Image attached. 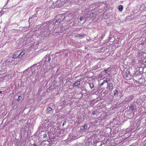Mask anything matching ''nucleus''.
<instances>
[{"mask_svg":"<svg viewBox=\"0 0 146 146\" xmlns=\"http://www.w3.org/2000/svg\"><path fill=\"white\" fill-rule=\"evenodd\" d=\"M94 13L93 12L90 13L89 15V16H88L89 17L91 18H92L94 17Z\"/></svg>","mask_w":146,"mask_h":146,"instance_id":"f3484780","label":"nucleus"},{"mask_svg":"<svg viewBox=\"0 0 146 146\" xmlns=\"http://www.w3.org/2000/svg\"><path fill=\"white\" fill-rule=\"evenodd\" d=\"M135 82L136 83H139V82L137 81V80H135Z\"/></svg>","mask_w":146,"mask_h":146,"instance_id":"2f4dec72","label":"nucleus"},{"mask_svg":"<svg viewBox=\"0 0 146 146\" xmlns=\"http://www.w3.org/2000/svg\"><path fill=\"white\" fill-rule=\"evenodd\" d=\"M44 58L45 59V62H50L51 59L50 56L48 54L46 55Z\"/></svg>","mask_w":146,"mask_h":146,"instance_id":"20e7f679","label":"nucleus"},{"mask_svg":"<svg viewBox=\"0 0 146 146\" xmlns=\"http://www.w3.org/2000/svg\"><path fill=\"white\" fill-rule=\"evenodd\" d=\"M65 15L62 14L58 15V19L62 22H64L65 21Z\"/></svg>","mask_w":146,"mask_h":146,"instance_id":"f03ea898","label":"nucleus"},{"mask_svg":"<svg viewBox=\"0 0 146 146\" xmlns=\"http://www.w3.org/2000/svg\"><path fill=\"white\" fill-rule=\"evenodd\" d=\"M62 2H60L58 4L54 6V8H57L61 7H62Z\"/></svg>","mask_w":146,"mask_h":146,"instance_id":"0eeeda50","label":"nucleus"},{"mask_svg":"<svg viewBox=\"0 0 146 146\" xmlns=\"http://www.w3.org/2000/svg\"><path fill=\"white\" fill-rule=\"evenodd\" d=\"M85 20L83 17H80V19H79L78 22L79 23H85Z\"/></svg>","mask_w":146,"mask_h":146,"instance_id":"39448f33","label":"nucleus"},{"mask_svg":"<svg viewBox=\"0 0 146 146\" xmlns=\"http://www.w3.org/2000/svg\"><path fill=\"white\" fill-rule=\"evenodd\" d=\"M47 137V135L46 134H43V138H46Z\"/></svg>","mask_w":146,"mask_h":146,"instance_id":"bb28decb","label":"nucleus"},{"mask_svg":"<svg viewBox=\"0 0 146 146\" xmlns=\"http://www.w3.org/2000/svg\"><path fill=\"white\" fill-rule=\"evenodd\" d=\"M66 120H65L64 121V122H63V123L62 126H63L64 125H65L66 124Z\"/></svg>","mask_w":146,"mask_h":146,"instance_id":"a878e982","label":"nucleus"},{"mask_svg":"<svg viewBox=\"0 0 146 146\" xmlns=\"http://www.w3.org/2000/svg\"><path fill=\"white\" fill-rule=\"evenodd\" d=\"M80 85V81H78L75 83H74L72 86L74 87H76L79 86Z\"/></svg>","mask_w":146,"mask_h":146,"instance_id":"6e6552de","label":"nucleus"},{"mask_svg":"<svg viewBox=\"0 0 146 146\" xmlns=\"http://www.w3.org/2000/svg\"><path fill=\"white\" fill-rule=\"evenodd\" d=\"M52 110V109L50 107H48L47 108V112H48L49 113H51V111Z\"/></svg>","mask_w":146,"mask_h":146,"instance_id":"2eb2a0df","label":"nucleus"},{"mask_svg":"<svg viewBox=\"0 0 146 146\" xmlns=\"http://www.w3.org/2000/svg\"><path fill=\"white\" fill-rule=\"evenodd\" d=\"M145 63H146V60H145Z\"/></svg>","mask_w":146,"mask_h":146,"instance_id":"e433bc0d","label":"nucleus"},{"mask_svg":"<svg viewBox=\"0 0 146 146\" xmlns=\"http://www.w3.org/2000/svg\"><path fill=\"white\" fill-rule=\"evenodd\" d=\"M62 2H60L58 4L54 6V8H57L61 7H62Z\"/></svg>","mask_w":146,"mask_h":146,"instance_id":"423d86ee","label":"nucleus"},{"mask_svg":"<svg viewBox=\"0 0 146 146\" xmlns=\"http://www.w3.org/2000/svg\"><path fill=\"white\" fill-rule=\"evenodd\" d=\"M29 72H31L32 74H33V71L32 70H30Z\"/></svg>","mask_w":146,"mask_h":146,"instance_id":"7c9ffc66","label":"nucleus"},{"mask_svg":"<svg viewBox=\"0 0 146 146\" xmlns=\"http://www.w3.org/2000/svg\"><path fill=\"white\" fill-rule=\"evenodd\" d=\"M21 98L22 97L21 96H19L18 97V98L17 99L18 102H19L21 100Z\"/></svg>","mask_w":146,"mask_h":146,"instance_id":"aec40b11","label":"nucleus"},{"mask_svg":"<svg viewBox=\"0 0 146 146\" xmlns=\"http://www.w3.org/2000/svg\"><path fill=\"white\" fill-rule=\"evenodd\" d=\"M38 19V18L37 17L36 14H35L29 17V23H31L33 21V22H34L35 21H36Z\"/></svg>","mask_w":146,"mask_h":146,"instance_id":"f257e3e1","label":"nucleus"},{"mask_svg":"<svg viewBox=\"0 0 146 146\" xmlns=\"http://www.w3.org/2000/svg\"><path fill=\"white\" fill-rule=\"evenodd\" d=\"M110 80L109 79H108V80H107V81H108V82Z\"/></svg>","mask_w":146,"mask_h":146,"instance_id":"4c0bfd02","label":"nucleus"},{"mask_svg":"<svg viewBox=\"0 0 146 146\" xmlns=\"http://www.w3.org/2000/svg\"><path fill=\"white\" fill-rule=\"evenodd\" d=\"M134 106H131L130 107H129L130 109H131L132 110H133L134 109Z\"/></svg>","mask_w":146,"mask_h":146,"instance_id":"5701e85b","label":"nucleus"},{"mask_svg":"<svg viewBox=\"0 0 146 146\" xmlns=\"http://www.w3.org/2000/svg\"><path fill=\"white\" fill-rule=\"evenodd\" d=\"M104 84L103 83V82H102L101 84H100V86H103L104 85Z\"/></svg>","mask_w":146,"mask_h":146,"instance_id":"473e14b6","label":"nucleus"},{"mask_svg":"<svg viewBox=\"0 0 146 146\" xmlns=\"http://www.w3.org/2000/svg\"><path fill=\"white\" fill-rule=\"evenodd\" d=\"M58 28H59V29H60L59 31H57V30L56 29H55L54 30V32H55V33H59L61 32V28L60 27H59Z\"/></svg>","mask_w":146,"mask_h":146,"instance_id":"4468645a","label":"nucleus"},{"mask_svg":"<svg viewBox=\"0 0 146 146\" xmlns=\"http://www.w3.org/2000/svg\"><path fill=\"white\" fill-rule=\"evenodd\" d=\"M142 146H146V140L145 141L144 143Z\"/></svg>","mask_w":146,"mask_h":146,"instance_id":"c85d7f7f","label":"nucleus"},{"mask_svg":"<svg viewBox=\"0 0 146 146\" xmlns=\"http://www.w3.org/2000/svg\"><path fill=\"white\" fill-rule=\"evenodd\" d=\"M86 35L85 34H77L76 36L77 38H78L79 39H81L84 38Z\"/></svg>","mask_w":146,"mask_h":146,"instance_id":"7ed1b4c3","label":"nucleus"},{"mask_svg":"<svg viewBox=\"0 0 146 146\" xmlns=\"http://www.w3.org/2000/svg\"><path fill=\"white\" fill-rule=\"evenodd\" d=\"M110 68H108V69H105L103 72H104L106 73H107L108 72L110 71Z\"/></svg>","mask_w":146,"mask_h":146,"instance_id":"dca6fc26","label":"nucleus"},{"mask_svg":"<svg viewBox=\"0 0 146 146\" xmlns=\"http://www.w3.org/2000/svg\"><path fill=\"white\" fill-rule=\"evenodd\" d=\"M9 0H8L7 2L9 1Z\"/></svg>","mask_w":146,"mask_h":146,"instance_id":"58836bf2","label":"nucleus"},{"mask_svg":"<svg viewBox=\"0 0 146 146\" xmlns=\"http://www.w3.org/2000/svg\"><path fill=\"white\" fill-rule=\"evenodd\" d=\"M123 7L122 5H119L118 7V9L120 11H122L123 10Z\"/></svg>","mask_w":146,"mask_h":146,"instance_id":"f8f14e48","label":"nucleus"},{"mask_svg":"<svg viewBox=\"0 0 146 146\" xmlns=\"http://www.w3.org/2000/svg\"><path fill=\"white\" fill-rule=\"evenodd\" d=\"M85 129H87L88 127H87V123H86L83 126Z\"/></svg>","mask_w":146,"mask_h":146,"instance_id":"4be33fe9","label":"nucleus"},{"mask_svg":"<svg viewBox=\"0 0 146 146\" xmlns=\"http://www.w3.org/2000/svg\"><path fill=\"white\" fill-rule=\"evenodd\" d=\"M81 129L82 130H84L85 129V128H84L83 126H82L81 127Z\"/></svg>","mask_w":146,"mask_h":146,"instance_id":"cd10ccee","label":"nucleus"},{"mask_svg":"<svg viewBox=\"0 0 146 146\" xmlns=\"http://www.w3.org/2000/svg\"><path fill=\"white\" fill-rule=\"evenodd\" d=\"M104 84L106 82L108 83V81H107V80H104L103 81V82H102Z\"/></svg>","mask_w":146,"mask_h":146,"instance_id":"393cba45","label":"nucleus"},{"mask_svg":"<svg viewBox=\"0 0 146 146\" xmlns=\"http://www.w3.org/2000/svg\"><path fill=\"white\" fill-rule=\"evenodd\" d=\"M113 88V84L112 83L109 84V89L111 90Z\"/></svg>","mask_w":146,"mask_h":146,"instance_id":"ddd939ff","label":"nucleus"},{"mask_svg":"<svg viewBox=\"0 0 146 146\" xmlns=\"http://www.w3.org/2000/svg\"><path fill=\"white\" fill-rule=\"evenodd\" d=\"M2 91H0V94H1L2 93Z\"/></svg>","mask_w":146,"mask_h":146,"instance_id":"f704fd0d","label":"nucleus"},{"mask_svg":"<svg viewBox=\"0 0 146 146\" xmlns=\"http://www.w3.org/2000/svg\"><path fill=\"white\" fill-rule=\"evenodd\" d=\"M33 146H37V145L36 144H34Z\"/></svg>","mask_w":146,"mask_h":146,"instance_id":"72a5a7b5","label":"nucleus"},{"mask_svg":"<svg viewBox=\"0 0 146 146\" xmlns=\"http://www.w3.org/2000/svg\"><path fill=\"white\" fill-rule=\"evenodd\" d=\"M103 37H104V36H102L101 38L102 39L103 38Z\"/></svg>","mask_w":146,"mask_h":146,"instance_id":"c9c22d12","label":"nucleus"},{"mask_svg":"<svg viewBox=\"0 0 146 146\" xmlns=\"http://www.w3.org/2000/svg\"><path fill=\"white\" fill-rule=\"evenodd\" d=\"M97 113V111L96 110H95L92 113L93 115Z\"/></svg>","mask_w":146,"mask_h":146,"instance_id":"412c9836","label":"nucleus"},{"mask_svg":"<svg viewBox=\"0 0 146 146\" xmlns=\"http://www.w3.org/2000/svg\"><path fill=\"white\" fill-rule=\"evenodd\" d=\"M125 76L126 77H128V75L127 72H125Z\"/></svg>","mask_w":146,"mask_h":146,"instance_id":"c756f323","label":"nucleus"},{"mask_svg":"<svg viewBox=\"0 0 146 146\" xmlns=\"http://www.w3.org/2000/svg\"><path fill=\"white\" fill-rule=\"evenodd\" d=\"M89 85L91 89L94 87V85L93 83H89Z\"/></svg>","mask_w":146,"mask_h":146,"instance_id":"a211bd4d","label":"nucleus"},{"mask_svg":"<svg viewBox=\"0 0 146 146\" xmlns=\"http://www.w3.org/2000/svg\"><path fill=\"white\" fill-rule=\"evenodd\" d=\"M18 58L19 57L18 55L16 54H13L11 56V58L13 59H15Z\"/></svg>","mask_w":146,"mask_h":146,"instance_id":"1a4fd4ad","label":"nucleus"},{"mask_svg":"<svg viewBox=\"0 0 146 146\" xmlns=\"http://www.w3.org/2000/svg\"><path fill=\"white\" fill-rule=\"evenodd\" d=\"M25 54V52L24 51L21 52L20 54L18 55L19 58H21Z\"/></svg>","mask_w":146,"mask_h":146,"instance_id":"9b49d317","label":"nucleus"},{"mask_svg":"<svg viewBox=\"0 0 146 146\" xmlns=\"http://www.w3.org/2000/svg\"><path fill=\"white\" fill-rule=\"evenodd\" d=\"M61 22L59 19H57L55 23V25H60Z\"/></svg>","mask_w":146,"mask_h":146,"instance_id":"9d476101","label":"nucleus"},{"mask_svg":"<svg viewBox=\"0 0 146 146\" xmlns=\"http://www.w3.org/2000/svg\"><path fill=\"white\" fill-rule=\"evenodd\" d=\"M114 94V95H117L118 94V91L117 90L115 89L113 91Z\"/></svg>","mask_w":146,"mask_h":146,"instance_id":"6ab92c4d","label":"nucleus"},{"mask_svg":"<svg viewBox=\"0 0 146 146\" xmlns=\"http://www.w3.org/2000/svg\"><path fill=\"white\" fill-rule=\"evenodd\" d=\"M92 144V142L91 141H90L88 142V145H90L91 144Z\"/></svg>","mask_w":146,"mask_h":146,"instance_id":"b1692460","label":"nucleus"}]
</instances>
